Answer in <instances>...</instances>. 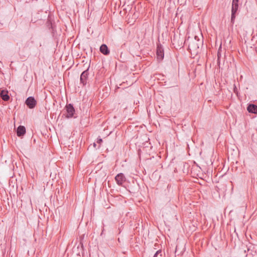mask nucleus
<instances>
[{"label": "nucleus", "mask_w": 257, "mask_h": 257, "mask_svg": "<svg viewBox=\"0 0 257 257\" xmlns=\"http://www.w3.org/2000/svg\"><path fill=\"white\" fill-rule=\"evenodd\" d=\"M185 43L188 44V49L191 51L196 52L199 49V46L201 42L197 36H195L194 38L188 37L185 41Z\"/></svg>", "instance_id": "obj_1"}, {"label": "nucleus", "mask_w": 257, "mask_h": 257, "mask_svg": "<svg viewBox=\"0 0 257 257\" xmlns=\"http://www.w3.org/2000/svg\"><path fill=\"white\" fill-rule=\"evenodd\" d=\"M25 104L29 108L33 109L36 106L37 101L34 97L30 96L26 100Z\"/></svg>", "instance_id": "obj_2"}, {"label": "nucleus", "mask_w": 257, "mask_h": 257, "mask_svg": "<svg viewBox=\"0 0 257 257\" xmlns=\"http://www.w3.org/2000/svg\"><path fill=\"white\" fill-rule=\"evenodd\" d=\"M67 115V117H72L73 116V114L75 112V109L71 104H67L65 106Z\"/></svg>", "instance_id": "obj_3"}, {"label": "nucleus", "mask_w": 257, "mask_h": 257, "mask_svg": "<svg viewBox=\"0 0 257 257\" xmlns=\"http://www.w3.org/2000/svg\"><path fill=\"white\" fill-rule=\"evenodd\" d=\"M117 184L121 186L125 181V177L122 173L118 174L115 177Z\"/></svg>", "instance_id": "obj_4"}, {"label": "nucleus", "mask_w": 257, "mask_h": 257, "mask_svg": "<svg viewBox=\"0 0 257 257\" xmlns=\"http://www.w3.org/2000/svg\"><path fill=\"white\" fill-rule=\"evenodd\" d=\"M157 57L158 60H162L164 58V50L161 46H158L157 49Z\"/></svg>", "instance_id": "obj_5"}, {"label": "nucleus", "mask_w": 257, "mask_h": 257, "mask_svg": "<svg viewBox=\"0 0 257 257\" xmlns=\"http://www.w3.org/2000/svg\"><path fill=\"white\" fill-rule=\"evenodd\" d=\"M88 75V70L83 71L80 76V81L83 84L85 85L86 83L87 78Z\"/></svg>", "instance_id": "obj_6"}, {"label": "nucleus", "mask_w": 257, "mask_h": 257, "mask_svg": "<svg viewBox=\"0 0 257 257\" xmlns=\"http://www.w3.org/2000/svg\"><path fill=\"white\" fill-rule=\"evenodd\" d=\"M26 133V128L25 126L20 125L17 130V135L18 137L23 136Z\"/></svg>", "instance_id": "obj_7"}, {"label": "nucleus", "mask_w": 257, "mask_h": 257, "mask_svg": "<svg viewBox=\"0 0 257 257\" xmlns=\"http://www.w3.org/2000/svg\"><path fill=\"white\" fill-rule=\"evenodd\" d=\"M0 96L4 101H8L10 99V96L8 95V91L7 90H1L0 92Z\"/></svg>", "instance_id": "obj_8"}, {"label": "nucleus", "mask_w": 257, "mask_h": 257, "mask_svg": "<svg viewBox=\"0 0 257 257\" xmlns=\"http://www.w3.org/2000/svg\"><path fill=\"white\" fill-rule=\"evenodd\" d=\"M247 110L249 112L252 113H257V105L250 104L247 107Z\"/></svg>", "instance_id": "obj_9"}, {"label": "nucleus", "mask_w": 257, "mask_h": 257, "mask_svg": "<svg viewBox=\"0 0 257 257\" xmlns=\"http://www.w3.org/2000/svg\"><path fill=\"white\" fill-rule=\"evenodd\" d=\"M100 51L101 53L105 55H107L109 54V50L105 44H102L100 47Z\"/></svg>", "instance_id": "obj_10"}, {"label": "nucleus", "mask_w": 257, "mask_h": 257, "mask_svg": "<svg viewBox=\"0 0 257 257\" xmlns=\"http://www.w3.org/2000/svg\"><path fill=\"white\" fill-rule=\"evenodd\" d=\"M237 9L238 7H235V6L232 7L231 23L232 24L234 23V19L235 18V14L237 11Z\"/></svg>", "instance_id": "obj_11"}, {"label": "nucleus", "mask_w": 257, "mask_h": 257, "mask_svg": "<svg viewBox=\"0 0 257 257\" xmlns=\"http://www.w3.org/2000/svg\"><path fill=\"white\" fill-rule=\"evenodd\" d=\"M154 257H162V250H158L154 254Z\"/></svg>", "instance_id": "obj_12"}, {"label": "nucleus", "mask_w": 257, "mask_h": 257, "mask_svg": "<svg viewBox=\"0 0 257 257\" xmlns=\"http://www.w3.org/2000/svg\"><path fill=\"white\" fill-rule=\"evenodd\" d=\"M238 0H232V7H238Z\"/></svg>", "instance_id": "obj_13"}, {"label": "nucleus", "mask_w": 257, "mask_h": 257, "mask_svg": "<svg viewBox=\"0 0 257 257\" xmlns=\"http://www.w3.org/2000/svg\"><path fill=\"white\" fill-rule=\"evenodd\" d=\"M102 142V140L101 139H98V140H97V142L98 143L100 144V143H101Z\"/></svg>", "instance_id": "obj_14"}, {"label": "nucleus", "mask_w": 257, "mask_h": 257, "mask_svg": "<svg viewBox=\"0 0 257 257\" xmlns=\"http://www.w3.org/2000/svg\"><path fill=\"white\" fill-rule=\"evenodd\" d=\"M217 56H218V57L219 58V53H218Z\"/></svg>", "instance_id": "obj_15"}, {"label": "nucleus", "mask_w": 257, "mask_h": 257, "mask_svg": "<svg viewBox=\"0 0 257 257\" xmlns=\"http://www.w3.org/2000/svg\"><path fill=\"white\" fill-rule=\"evenodd\" d=\"M256 52H257V50H256Z\"/></svg>", "instance_id": "obj_16"}]
</instances>
